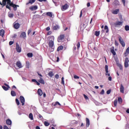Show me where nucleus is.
<instances>
[{
  "mask_svg": "<svg viewBox=\"0 0 129 129\" xmlns=\"http://www.w3.org/2000/svg\"><path fill=\"white\" fill-rule=\"evenodd\" d=\"M1 6H2V8H4L5 6H6V9H8L10 11H11V7H15V5H14L13 3H12L11 0H3L2 3L0 2Z\"/></svg>",
  "mask_w": 129,
  "mask_h": 129,
  "instance_id": "obj_1",
  "label": "nucleus"
},
{
  "mask_svg": "<svg viewBox=\"0 0 129 129\" xmlns=\"http://www.w3.org/2000/svg\"><path fill=\"white\" fill-rule=\"evenodd\" d=\"M49 39V41L48 43V45L49 48H53V46H54V41L55 40V37L54 36H50L48 37Z\"/></svg>",
  "mask_w": 129,
  "mask_h": 129,
  "instance_id": "obj_2",
  "label": "nucleus"
},
{
  "mask_svg": "<svg viewBox=\"0 0 129 129\" xmlns=\"http://www.w3.org/2000/svg\"><path fill=\"white\" fill-rule=\"evenodd\" d=\"M65 39V34H60L57 38V42L58 43H62L64 42Z\"/></svg>",
  "mask_w": 129,
  "mask_h": 129,
  "instance_id": "obj_3",
  "label": "nucleus"
},
{
  "mask_svg": "<svg viewBox=\"0 0 129 129\" xmlns=\"http://www.w3.org/2000/svg\"><path fill=\"white\" fill-rule=\"evenodd\" d=\"M37 74L38 75H39V76L40 77V79L38 80V82H39V83H41V84H45V81H44V80L43 79V78H42L43 77V76L39 73V72H37Z\"/></svg>",
  "mask_w": 129,
  "mask_h": 129,
  "instance_id": "obj_4",
  "label": "nucleus"
},
{
  "mask_svg": "<svg viewBox=\"0 0 129 129\" xmlns=\"http://www.w3.org/2000/svg\"><path fill=\"white\" fill-rule=\"evenodd\" d=\"M118 39L119 42L120 44L121 45L122 47H124L125 46V43H124V41H123V39H122L121 36H119Z\"/></svg>",
  "mask_w": 129,
  "mask_h": 129,
  "instance_id": "obj_5",
  "label": "nucleus"
},
{
  "mask_svg": "<svg viewBox=\"0 0 129 129\" xmlns=\"http://www.w3.org/2000/svg\"><path fill=\"white\" fill-rule=\"evenodd\" d=\"M16 49L18 53H21L22 52V48L20 47V45L18 43H16Z\"/></svg>",
  "mask_w": 129,
  "mask_h": 129,
  "instance_id": "obj_6",
  "label": "nucleus"
},
{
  "mask_svg": "<svg viewBox=\"0 0 129 129\" xmlns=\"http://www.w3.org/2000/svg\"><path fill=\"white\" fill-rule=\"evenodd\" d=\"M68 8H69V6H68V4H66L62 6L61 10L62 11H66V10H68Z\"/></svg>",
  "mask_w": 129,
  "mask_h": 129,
  "instance_id": "obj_7",
  "label": "nucleus"
},
{
  "mask_svg": "<svg viewBox=\"0 0 129 129\" xmlns=\"http://www.w3.org/2000/svg\"><path fill=\"white\" fill-rule=\"evenodd\" d=\"M122 24H123V21H117L114 23V25L115 27H117V26H122Z\"/></svg>",
  "mask_w": 129,
  "mask_h": 129,
  "instance_id": "obj_8",
  "label": "nucleus"
},
{
  "mask_svg": "<svg viewBox=\"0 0 129 129\" xmlns=\"http://www.w3.org/2000/svg\"><path fill=\"white\" fill-rule=\"evenodd\" d=\"M128 62H129L128 58L126 57L125 58V61H124V67H125V68H127V67H128Z\"/></svg>",
  "mask_w": 129,
  "mask_h": 129,
  "instance_id": "obj_9",
  "label": "nucleus"
},
{
  "mask_svg": "<svg viewBox=\"0 0 129 129\" xmlns=\"http://www.w3.org/2000/svg\"><path fill=\"white\" fill-rule=\"evenodd\" d=\"M20 102L22 103V105H25V98L23 96L20 97Z\"/></svg>",
  "mask_w": 129,
  "mask_h": 129,
  "instance_id": "obj_10",
  "label": "nucleus"
},
{
  "mask_svg": "<svg viewBox=\"0 0 129 129\" xmlns=\"http://www.w3.org/2000/svg\"><path fill=\"white\" fill-rule=\"evenodd\" d=\"M20 23H14L13 24V27L14 28V29H16V30H18V29H19V28H20Z\"/></svg>",
  "mask_w": 129,
  "mask_h": 129,
  "instance_id": "obj_11",
  "label": "nucleus"
},
{
  "mask_svg": "<svg viewBox=\"0 0 129 129\" xmlns=\"http://www.w3.org/2000/svg\"><path fill=\"white\" fill-rule=\"evenodd\" d=\"M105 71L106 72V75L107 76H110V74H108V66L107 65L105 66Z\"/></svg>",
  "mask_w": 129,
  "mask_h": 129,
  "instance_id": "obj_12",
  "label": "nucleus"
},
{
  "mask_svg": "<svg viewBox=\"0 0 129 129\" xmlns=\"http://www.w3.org/2000/svg\"><path fill=\"white\" fill-rule=\"evenodd\" d=\"M16 66H17V67H18L19 69L21 68H23V66H22V63L20 61H17Z\"/></svg>",
  "mask_w": 129,
  "mask_h": 129,
  "instance_id": "obj_13",
  "label": "nucleus"
},
{
  "mask_svg": "<svg viewBox=\"0 0 129 129\" xmlns=\"http://www.w3.org/2000/svg\"><path fill=\"white\" fill-rule=\"evenodd\" d=\"M29 10H31V11H36V10H38V6L36 5L31 6L29 8Z\"/></svg>",
  "mask_w": 129,
  "mask_h": 129,
  "instance_id": "obj_14",
  "label": "nucleus"
},
{
  "mask_svg": "<svg viewBox=\"0 0 129 129\" xmlns=\"http://www.w3.org/2000/svg\"><path fill=\"white\" fill-rule=\"evenodd\" d=\"M120 92L121 93H124V87H123L122 84H120Z\"/></svg>",
  "mask_w": 129,
  "mask_h": 129,
  "instance_id": "obj_15",
  "label": "nucleus"
},
{
  "mask_svg": "<svg viewBox=\"0 0 129 129\" xmlns=\"http://www.w3.org/2000/svg\"><path fill=\"white\" fill-rule=\"evenodd\" d=\"M37 94L39 96H42L43 95V91L41 89H38L37 91Z\"/></svg>",
  "mask_w": 129,
  "mask_h": 129,
  "instance_id": "obj_16",
  "label": "nucleus"
},
{
  "mask_svg": "<svg viewBox=\"0 0 129 129\" xmlns=\"http://www.w3.org/2000/svg\"><path fill=\"white\" fill-rule=\"evenodd\" d=\"M86 127H89V125H90V121L89 120V119L88 118H86Z\"/></svg>",
  "mask_w": 129,
  "mask_h": 129,
  "instance_id": "obj_17",
  "label": "nucleus"
},
{
  "mask_svg": "<svg viewBox=\"0 0 129 129\" xmlns=\"http://www.w3.org/2000/svg\"><path fill=\"white\" fill-rule=\"evenodd\" d=\"M119 13V9H116L112 12V14L113 15H117Z\"/></svg>",
  "mask_w": 129,
  "mask_h": 129,
  "instance_id": "obj_18",
  "label": "nucleus"
},
{
  "mask_svg": "<svg viewBox=\"0 0 129 129\" xmlns=\"http://www.w3.org/2000/svg\"><path fill=\"white\" fill-rule=\"evenodd\" d=\"M0 36L2 37L5 36V30L4 29H2L0 30Z\"/></svg>",
  "mask_w": 129,
  "mask_h": 129,
  "instance_id": "obj_19",
  "label": "nucleus"
},
{
  "mask_svg": "<svg viewBox=\"0 0 129 129\" xmlns=\"http://www.w3.org/2000/svg\"><path fill=\"white\" fill-rule=\"evenodd\" d=\"M35 2H36V0H29V1L26 3V6H28V5H30V4L32 5V4H34Z\"/></svg>",
  "mask_w": 129,
  "mask_h": 129,
  "instance_id": "obj_20",
  "label": "nucleus"
},
{
  "mask_svg": "<svg viewBox=\"0 0 129 129\" xmlns=\"http://www.w3.org/2000/svg\"><path fill=\"white\" fill-rule=\"evenodd\" d=\"M6 124H8V125H11L12 124V120L10 119H8L6 120Z\"/></svg>",
  "mask_w": 129,
  "mask_h": 129,
  "instance_id": "obj_21",
  "label": "nucleus"
},
{
  "mask_svg": "<svg viewBox=\"0 0 129 129\" xmlns=\"http://www.w3.org/2000/svg\"><path fill=\"white\" fill-rule=\"evenodd\" d=\"M129 54V47H127L126 49V51L124 52L125 57H126Z\"/></svg>",
  "mask_w": 129,
  "mask_h": 129,
  "instance_id": "obj_22",
  "label": "nucleus"
},
{
  "mask_svg": "<svg viewBox=\"0 0 129 129\" xmlns=\"http://www.w3.org/2000/svg\"><path fill=\"white\" fill-rule=\"evenodd\" d=\"M20 37L21 38H26V32H23L22 33H21V35H20Z\"/></svg>",
  "mask_w": 129,
  "mask_h": 129,
  "instance_id": "obj_23",
  "label": "nucleus"
},
{
  "mask_svg": "<svg viewBox=\"0 0 129 129\" xmlns=\"http://www.w3.org/2000/svg\"><path fill=\"white\" fill-rule=\"evenodd\" d=\"M111 53L113 54V56H115L116 53H115V51H114V47H112L111 49Z\"/></svg>",
  "mask_w": 129,
  "mask_h": 129,
  "instance_id": "obj_24",
  "label": "nucleus"
},
{
  "mask_svg": "<svg viewBox=\"0 0 129 129\" xmlns=\"http://www.w3.org/2000/svg\"><path fill=\"white\" fill-rule=\"evenodd\" d=\"M48 75L50 78H52L54 76V74H53V72L50 71L48 73Z\"/></svg>",
  "mask_w": 129,
  "mask_h": 129,
  "instance_id": "obj_25",
  "label": "nucleus"
},
{
  "mask_svg": "<svg viewBox=\"0 0 129 129\" xmlns=\"http://www.w3.org/2000/svg\"><path fill=\"white\" fill-rule=\"evenodd\" d=\"M59 28L60 27H59L58 25H56L53 27V30L56 31V30H59Z\"/></svg>",
  "mask_w": 129,
  "mask_h": 129,
  "instance_id": "obj_26",
  "label": "nucleus"
},
{
  "mask_svg": "<svg viewBox=\"0 0 129 129\" xmlns=\"http://www.w3.org/2000/svg\"><path fill=\"white\" fill-rule=\"evenodd\" d=\"M46 16H47L48 17H50V18H52L53 17V14H52V12H47Z\"/></svg>",
  "mask_w": 129,
  "mask_h": 129,
  "instance_id": "obj_27",
  "label": "nucleus"
},
{
  "mask_svg": "<svg viewBox=\"0 0 129 129\" xmlns=\"http://www.w3.org/2000/svg\"><path fill=\"white\" fill-rule=\"evenodd\" d=\"M29 117L31 119V120H34V116H33V113H30L29 114Z\"/></svg>",
  "mask_w": 129,
  "mask_h": 129,
  "instance_id": "obj_28",
  "label": "nucleus"
},
{
  "mask_svg": "<svg viewBox=\"0 0 129 129\" xmlns=\"http://www.w3.org/2000/svg\"><path fill=\"white\" fill-rule=\"evenodd\" d=\"M114 4L115 6H119V2L118 0H115L114 1Z\"/></svg>",
  "mask_w": 129,
  "mask_h": 129,
  "instance_id": "obj_29",
  "label": "nucleus"
},
{
  "mask_svg": "<svg viewBox=\"0 0 129 129\" xmlns=\"http://www.w3.org/2000/svg\"><path fill=\"white\" fill-rule=\"evenodd\" d=\"M62 49H63V46L60 45L58 47V48L57 49V52H59V51H61V50H62Z\"/></svg>",
  "mask_w": 129,
  "mask_h": 129,
  "instance_id": "obj_30",
  "label": "nucleus"
},
{
  "mask_svg": "<svg viewBox=\"0 0 129 129\" xmlns=\"http://www.w3.org/2000/svg\"><path fill=\"white\" fill-rule=\"evenodd\" d=\"M118 102L120 104H121V103H122V99L121 98V97L118 98Z\"/></svg>",
  "mask_w": 129,
  "mask_h": 129,
  "instance_id": "obj_31",
  "label": "nucleus"
},
{
  "mask_svg": "<svg viewBox=\"0 0 129 129\" xmlns=\"http://www.w3.org/2000/svg\"><path fill=\"white\" fill-rule=\"evenodd\" d=\"M27 56L29 57V58H32V57H33V53L29 52L27 53Z\"/></svg>",
  "mask_w": 129,
  "mask_h": 129,
  "instance_id": "obj_32",
  "label": "nucleus"
},
{
  "mask_svg": "<svg viewBox=\"0 0 129 129\" xmlns=\"http://www.w3.org/2000/svg\"><path fill=\"white\" fill-rule=\"evenodd\" d=\"M11 93L12 96H16L17 95L16 92H15L14 91H12Z\"/></svg>",
  "mask_w": 129,
  "mask_h": 129,
  "instance_id": "obj_33",
  "label": "nucleus"
},
{
  "mask_svg": "<svg viewBox=\"0 0 129 129\" xmlns=\"http://www.w3.org/2000/svg\"><path fill=\"white\" fill-rule=\"evenodd\" d=\"M2 88H3V89L5 90V91H7L9 90V88H8V87H6L5 86H2Z\"/></svg>",
  "mask_w": 129,
  "mask_h": 129,
  "instance_id": "obj_34",
  "label": "nucleus"
},
{
  "mask_svg": "<svg viewBox=\"0 0 129 129\" xmlns=\"http://www.w3.org/2000/svg\"><path fill=\"white\" fill-rule=\"evenodd\" d=\"M8 16L9 18H14V14L9 12L8 13Z\"/></svg>",
  "mask_w": 129,
  "mask_h": 129,
  "instance_id": "obj_35",
  "label": "nucleus"
},
{
  "mask_svg": "<svg viewBox=\"0 0 129 129\" xmlns=\"http://www.w3.org/2000/svg\"><path fill=\"white\" fill-rule=\"evenodd\" d=\"M104 30H106V33H108L109 32L108 27L107 25H105L104 26Z\"/></svg>",
  "mask_w": 129,
  "mask_h": 129,
  "instance_id": "obj_36",
  "label": "nucleus"
},
{
  "mask_svg": "<svg viewBox=\"0 0 129 129\" xmlns=\"http://www.w3.org/2000/svg\"><path fill=\"white\" fill-rule=\"evenodd\" d=\"M44 125H45V126H49V125H50V123L48 122L47 121H44Z\"/></svg>",
  "mask_w": 129,
  "mask_h": 129,
  "instance_id": "obj_37",
  "label": "nucleus"
},
{
  "mask_svg": "<svg viewBox=\"0 0 129 129\" xmlns=\"http://www.w3.org/2000/svg\"><path fill=\"white\" fill-rule=\"evenodd\" d=\"M100 34V32L99 31H96L95 32V35L96 37H98V36H99Z\"/></svg>",
  "mask_w": 129,
  "mask_h": 129,
  "instance_id": "obj_38",
  "label": "nucleus"
},
{
  "mask_svg": "<svg viewBox=\"0 0 129 129\" xmlns=\"http://www.w3.org/2000/svg\"><path fill=\"white\" fill-rule=\"evenodd\" d=\"M14 7H12V8H14V11H17V7H19V5H16V4H14Z\"/></svg>",
  "mask_w": 129,
  "mask_h": 129,
  "instance_id": "obj_39",
  "label": "nucleus"
},
{
  "mask_svg": "<svg viewBox=\"0 0 129 129\" xmlns=\"http://www.w3.org/2000/svg\"><path fill=\"white\" fill-rule=\"evenodd\" d=\"M117 105V99H115L114 101V106H116Z\"/></svg>",
  "mask_w": 129,
  "mask_h": 129,
  "instance_id": "obj_40",
  "label": "nucleus"
},
{
  "mask_svg": "<svg viewBox=\"0 0 129 129\" xmlns=\"http://www.w3.org/2000/svg\"><path fill=\"white\" fill-rule=\"evenodd\" d=\"M56 105H59V106H61V104H60V103H59V102L56 101L55 103V104L54 105V106H56Z\"/></svg>",
  "mask_w": 129,
  "mask_h": 129,
  "instance_id": "obj_41",
  "label": "nucleus"
},
{
  "mask_svg": "<svg viewBox=\"0 0 129 129\" xmlns=\"http://www.w3.org/2000/svg\"><path fill=\"white\" fill-rule=\"evenodd\" d=\"M125 31H129V26L128 25L125 26Z\"/></svg>",
  "mask_w": 129,
  "mask_h": 129,
  "instance_id": "obj_42",
  "label": "nucleus"
},
{
  "mask_svg": "<svg viewBox=\"0 0 129 129\" xmlns=\"http://www.w3.org/2000/svg\"><path fill=\"white\" fill-rule=\"evenodd\" d=\"M61 84H62V85H65V83H64V77L61 78Z\"/></svg>",
  "mask_w": 129,
  "mask_h": 129,
  "instance_id": "obj_43",
  "label": "nucleus"
},
{
  "mask_svg": "<svg viewBox=\"0 0 129 129\" xmlns=\"http://www.w3.org/2000/svg\"><path fill=\"white\" fill-rule=\"evenodd\" d=\"M16 102L17 105H20V101H19V99H16Z\"/></svg>",
  "mask_w": 129,
  "mask_h": 129,
  "instance_id": "obj_44",
  "label": "nucleus"
},
{
  "mask_svg": "<svg viewBox=\"0 0 129 129\" xmlns=\"http://www.w3.org/2000/svg\"><path fill=\"white\" fill-rule=\"evenodd\" d=\"M77 49H79L80 48V42H78L77 44Z\"/></svg>",
  "mask_w": 129,
  "mask_h": 129,
  "instance_id": "obj_45",
  "label": "nucleus"
},
{
  "mask_svg": "<svg viewBox=\"0 0 129 129\" xmlns=\"http://www.w3.org/2000/svg\"><path fill=\"white\" fill-rule=\"evenodd\" d=\"M118 67H119L120 70H122V66L121 64H119Z\"/></svg>",
  "mask_w": 129,
  "mask_h": 129,
  "instance_id": "obj_46",
  "label": "nucleus"
},
{
  "mask_svg": "<svg viewBox=\"0 0 129 129\" xmlns=\"http://www.w3.org/2000/svg\"><path fill=\"white\" fill-rule=\"evenodd\" d=\"M121 2L124 6V7H125V0H121Z\"/></svg>",
  "mask_w": 129,
  "mask_h": 129,
  "instance_id": "obj_47",
  "label": "nucleus"
},
{
  "mask_svg": "<svg viewBox=\"0 0 129 129\" xmlns=\"http://www.w3.org/2000/svg\"><path fill=\"white\" fill-rule=\"evenodd\" d=\"M111 92V90H108L107 91L106 93L107 94H110Z\"/></svg>",
  "mask_w": 129,
  "mask_h": 129,
  "instance_id": "obj_48",
  "label": "nucleus"
},
{
  "mask_svg": "<svg viewBox=\"0 0 129 129\" xmlns=\"http://www.w3.org/2000/svg\"><path fill=\"white\" fill-rule=\"evenodd\" d=\"M83 96H84V98L85 99H88V97L87 96H86V95H85V94H83Z\"/></svg>",
  "mask_w": 129,
  "mask_h": 129,
  "instance_id": "obj_49",
  "label": "nucleus"
},
{
  "mask_svg": "<svg viewBox=\"0 0 129 129\" xmlns=\"http://www.w3.org/2000/svg\"><path fill=\"white\" fill-rule=\"evenodd\" d=\"M55 78H56V79H59V75L56 74L55 75Z\"/></svg>",
  "mask_w": 129,
  "mask_h": 129,
  "instance_id": "obj_50",
  "label": "nucleus"
},
{
  "mask_svg": "<svg viewBox=\"0 0 129 129\" xmlns=\"http://www.w3.org/2000/svg\"><path fill=\"white\" fill-rule=\"evenodd\" d=\"M74 78H75V79H79V77H78V76L77 75H75L74 76Z\"/></svg>",
  "mask_w": 129,
  "mask_h": 129,
  "instance_id": "obj_51",
  "label": "nucleus"
},
{
  "mask_svg": "<svg viewBox=\"0 0 129 129\" xmlns=\"http://www.w3.org/2000/svg\"><path fill=\"white\" fill-rule=\"evenodd\" d=\"M4 129H10L9 127H8L7 125H4L3 127Z\"/></svg>",
  "mask_w": 129,
  "mask_h": 129,
  "instance_id": "obj_52",
  "label": "nucleus"
},
{
  "mask_svg": "<svg viewBox=\"0 0 129 129\" xmlns=\"http://www.w3.org/2000/svg\"><path fill=\"white\" fill-rule=\"evenodd\" d=\"M13 44H14V41H10L9 42L10 46H12V45H13Z\"/></svg>",
  "mask_w": 129,
  "mask_h": 129,
  "instance_id": "obj_53",
  "label": "nucleus"
},
{
  "mask_svg": "<svg viewBox=\"0 0 129 129\" xmlns=\"http://www.w3.org/2000/svg\"><path fill=\"white\" fill-rule=\"evenodd\" d=\"M100 94H104V90L103 89L101 90Z\"/></svg>",
  "mask_w": 129,
  "mask_h": 129,
  "instance_id": "obj_54",
  "label": "nucleus"
},
{
  "mask_svg": "<svg viewBox=\"0 0 129 129\" xmlns=\"http://www.w3.org/2000/svg\"><path fill=\"white\" fill-rule=\"evenodd\" d=\"M112 80V78L111 77H108V81H111Z\"/></svg>",
  "mask_w": 129,
  "mask_h": 129,
  "instance_id": "obj_55",
  "label": "nucleus"
},
{
  "mask_svg": "<svg viewBox=\"0 0 129 129\" xmlns=\"http://www.w3.org/2000/svg\"><path fill=\"white\" fill-rule=\"evenodd\" d=\"M31 32H32V30L29 29L28 31V34L29 35V34H31Z\"/></svg>",
  "mask_w": 129,
  "mask_h": 129,
  "instance_id": "obj_56",
  "label": "nucleus"
},
{
  "mask_svg": "<svg viewBox=\"0 0 129 129\" xmlns=\"http://www.w3.org/2000/svg\"><path fill=\"white\" fill-rule=\"evenodd\" d=\"M32 82H35V83L37 82V80L35 79H32Z\"/></svg>",
  "mask_w": 129,
  "mask_h": 129,
  "instance_id": "obj_57",
  "label": "nucleus"
},
{
  "mask_svg": "<svg viewBox=\"0 0 129 129\" xmlns=\"http://www.w3.org/2000/svg\"><path fill=\"white\" fill-rule=\"evenodd\" d=\"M126 128H129V124L128 123H127L125 125Z\"/></svg>",
  "mask_w": 129,
  "mask_h": 129,
  "instance_id": "obj_58",
  "label": "nucleus"
},
{
  "mask_svg": "<svg viewBox=\"0 0 129 129\" xmlns=\"http://www.w3.org/2000/svg\"><path fill=\"white\" fill-rule=\"evenodd\" d=\"M52 34V31H48L47 33V35H51Z\"/></svg>",
  "mask_w": 129,
  "mask_h": 129,
  "instance_id": "obj_59",
  "label": "nucleus"
},
{
  "mask_svg": "<svg viewBox=\"0 0 129 129\" xmlns=\"http://www.w3.org/2000/svg\"><path fill=\"white\" fill-rule=\"evenodd\" d=\"M115 46H118V42H117V41H115Z\"/></svg>",
  "mask_w": 129,
  "mask_h": 129,
  "instance_id": "obj_60",
  "label": "nucleus"
},
{
  "mask_svg": "<svg viewBox=\"0 0 129 129\" xmlns=\"http://www.w3.org/2000/svg\"><path fill=\"white\" fill-rule=\"evenodd\" d=\"M88 76L91 78V79H92L93 78V77H92V76L91 74H88Z\"/></svg>",
  "mask_w": 129,
  "mask_h": 129,
  "instance_id": "obj_61",
  "label": "nucleus"
},
{
  "mask_svg": "<svg viewBox=\"0 0 129 129\" xmlns=\"http://www.w3.org/2000/svg\"><path fill=\"white\" fill-rule=\"evenodd\" d=\"M46 31H50V27H47L46 28Z\"/></svg>",
  "mask_w": 129,
  "mask_h": 129,
  "instance_id": "obj_62",
  "label": "nucleus"
},
{
  "mask_svg": "<svg viewBox=\"0 0 129 129\" xmlns=\"http://www.w3.org/2000/svg\"><path fill=\"white\" fill-rule=\"evenodd\" d=\"M87 6L88 7H90V3H88L87 4Z\"/></svg>",
  "mask_w": 129,
  "mask_h": 129,
  "instance_id": "obj_63",
  "label": "nucleus"
},
{
  "mask_svg": "<svg viewBox=\"0 0 129 129\" xmlns=\"http://www.w3.org/2000/svg\"><path fill=\"white\" fill-rule=\"evenodd\" d=\"M126 112L127 113H129V108L127 109V110H126Z\"/></svg>",
  "mask_w": 129,
  "mask_h": 129,
  "instance_id": "obj_64",
  "label": "nucleus"
}]
</instances>
